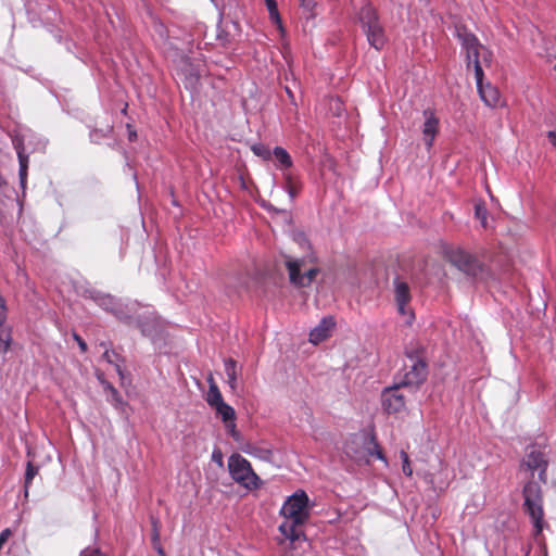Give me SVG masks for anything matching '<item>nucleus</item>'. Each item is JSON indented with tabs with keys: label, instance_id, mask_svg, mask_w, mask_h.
I'll return each instance as SVG.
<instances>
[{
	"label": "nucleus",
	"instance_id": "nucleus-1",
	"mask_svg": "<svg viewBox=\"0 0 556 556\" xmlns=\"http://www.w3.org/2000/svg\"><path fill=\"white\" fill-rule=\"evenodd\" d=\"M456 36L465 51L467 68H473L477 88L482 101L488 106H497L501 100L498 90L491 84L483 85L484 74L480 63V55L482 54L484 61L488 62L489 60L486 59V54H489V51L479 42V39L472 33L467 30L466 27H456Z\"/></svg>",
	"mask_w": 556,
	"mask_h": 556
},
{
	"label": "nucleus",
	"instance_id": "nucleus-2",
	"mask_svg": "<svg viewBox=\"0 0 556 556\" xmlns=\"http://www.w3.org/2000/svg\"><path fill=\"white\" fill-rule=\"evenodd\" d=\"M283 521L279 526V532L291 543L305 540L302 529L309 518L308 496L300 490L289 496L281 509Z\"/></svg>",
	"mask_w": 556,
	"mask_h": 556
},
{
	"label": "nucleus",
	"instance_id": "nucleus-3",
	"mask_svg": "<svg viewBox=\"0 0 556 556\" xmlns=\"http://www.w3.org/2000/svg\"><path fill=\"white\" fill-rule=\"evenodd\" d=\"M227 466L232 480L247 491H255L263 485L262 479L253 470L251 463L240 454L230 455Z\"/></svg>",
	"mask_w": 556,
	"mask_h": 556
},
{
	"label": "nucleus",
	"instance_id": "nucleus-4",
	"mask_svg": "<svg viewBox=\"0 0 556 556\" xmlns=\"http://www.w3.org/2000/svg\"><path fill=\"white\" fill-rule=\"evenodd\" d=\"M358 20L368 43L377 50L382 49L387 42V37L376 10L370 4H365L359 10Z\"/></svg>",
	"mask_w": 556,
	"mask_h": 556
},
{
	"label": "nucleus",
	"instance_id": "nucleus-5",
	"mask_svg": "<svg viewBox=\"0 0 556 556\" xmlns=\"http://www.w3.org/2000/svg\"><path fill=\"white\" fill-rule=\"evenodd\" d=\"M525 510L530 516L538 532L542 531L543 521V494L541 485L530 479L523 486Z\"/></svg>",
	"mask_w": 556,
	"mask_h": 556
},
{
	"label": "nucleus",
	"instance_id": "nucleus-6",
	"mask_svg": "<svg viewBox=\"0 0 556 556\" xmlns=\"http://www.w3.org/2000/svg\"><path fill=\"white\" fill-rule=\"evenodd\" d=\"M408 364H405L399 376L397 383L404 388L417 389L425 382L428 376V367L424 359L413 353L406 354Z\"/></svg>",
	"mask_w": 556,
	"mask_h": 556
},
{
	"label": "nucleus",
	"instance_id": "nucleus-7",
	"mask_svg": "<svg viewBox=\"0 0 556 556\" xmlns=\"http://www.w3.org/2000/svg\"><path fill=\"white\" fill-rule=\"evenodd\" d=\"M306 258H293L286 256L285 265L288 270L289 281L298 288H305L311 286L315 277L319 274L317 267L305 269L302 274L301 270L305 267Z\"/></svg>",
	"mask_w": 556,
	"mask_h": 556
},
{
	"label": "nucleus",
	"instance_id": "nucleus-8",
	"mask_svg": "<svg viewBox=\"0 0 556 556\" xmlns=\"http://www.w3.org/2000/svg\"><path fill=\"white\" fill-rule=\"evenodd\" d=\"M444 254L448 262L468 276L476 277L482 270L480 262L473 255L460 248H446L444 250Z\"/></svg>",
	"mask_w": 556,
	"mask_h": 556
},
{
	"label": "nucleus",
	"instance_id": "nucleus-9",
	"mask_svg": "<svg viewBox=\"0 0 556 556\" xmlns=\"http://www.w3.org/2000/svg\"><path fill=\"white\" fill-rule=\"evenodd\" d=\"M521 466L526 467L532 473L538 470L540 481L546 483V470L548 466V459L543 451L532 446L526 454L521 463ZM532 478L533 476L531 477V479Z\"/></svg>",
	"mask_w": 556,
	"mask_h": 556
},
{
	"label": "nucleus",
	"instance_id": "nucleus-10",
	"mask_svg": "<svg viewBox=\"0 0 556 556\" xmlns=\"http://www.w3.org/2000/svg\"><path fill=\"white\" fill-rule=\"evenodd\" d=\"M402 386L397 382L386 388L381 393L382 407L388 414L400 413L405 408V396L401 392Z\"/></svg>",
	"mask_w": 556,
	"mask_h": 556
},
{
	"label": "nucleus",
	"instance_id": "nucleus-11",
	"mask_svg": "<svg viewBox=\"0 0 556 556\" xmlns=\"http://www.w3.org/2000/svg\"><path fill=\"white\" fill-rule=\"evenodd\" d=\"M12 144L17 154L20 186L24 192L26 189L27 173L29 165V153L26 151L24 144V136L15 135L12 138Z\"/></svg>",
	"mask_w": 556,
	"mask_h": 556
},
{
	"label": "nucleus",
	"instance_id": "nucleus-12",
	"mask_svg": "<svg viewBox=\"0 0 556 556\" xmlns=\"http://www.w3.org/2000/svg\"><path fill=\"white\" fill-rule=\"evenodd\" d=\"M135 324L143 336L149 337L152 340H154L160 333L161 323L157 316L153 313L143 317L138 316Z\"/></svg>",
	"mask_w": 556,
	"mask_h": 556
},
{
	"label": "nucleus",
	"instance_id": "nucleus-13",
	"mask_svg": "<svg viewBox=\"0 0 556 556\" xmlns=\"http://www.w3.org/2000/svg\"><path fill=\"white\" fill-rule=\"evenodd\" d=\"M425 123L422 126V135L426 147L430 149L439 130V119L431 110L424 111Z\"/></svg>",
	"mask_w": 556,
	"mask_h": 556
},
{
	"label": "nucleus",
	"instance_id": "nucleus-14",
	"mask_svg": "<svg viewBox=\"0 0 556 556\" xmlns=\"http://www.w3.org/2000/svg\"><path fill=\"white\" fill-rule=\"evenodd\" d=\"M336 326L334 319L331 316L324 317L319 324L314 327L309 332V342L318 344L330 337L331 330Z\"/></svg>",
	"mask_w": 556,
	"mask_h": 556
},
{
	"label": "nucleus",
	"instance_id": "nucleus-15",
	"mask_svg": "<svg viewBox=\"0 0 556 556\" xmlns=\"http://www.w3.org/2000/svg\"><path fill=\"white\" fill-rule=\"evenodd\" d=\"M394 293H395V301L397 304V311L401 315L406 314V305L410 301V292L409 287L405 281L400 280L396 278L394 280Z\"/></svg>",
	"mask_w": 556,
	"mask_h": 556
},
{
	"label": "nucleus",
	"instance_id": "nucleus-16",
	"mask_svg": "<svg viewBox=\"0 0 556 556\" xmlns=\"http://www.w3.org/2000/svg\"><path fill=\"white\" fill-rule=\"evenodd\" d=\"M243 452L264 462H270L274 456L273 448L269 445L249 443L243 447Z\"/></svg>",
	"mask_w": 556,
	"mask_h": 556
},
{
	"label": "nucleus",
	"instance_id": "nucleus-17",
	"mask_svg": "<svg viewBox=\"0 0 556 556\" xmlns=\"http://www.w3.org/2000/svg\"><path fill=\"white\" fill-rule=\"evenodd\" d=\"M136 303H127L124 304L119 301L116 302V306L112 308V314L119 319L123 323H126L128 325L132 324L134 318L130 313L135 312Z\"/></svg>",
	"mask_w": 556,
	"mask_h": 556
},
{
	"label": "nucleus",
	"instance_id": "nucleus-18",
	"mask_svg": "<svg viewBox=\"0 0 556 556\" xmlns=\"http://www.w3.org/2000/svg\"><path fill=\"white\" fill-rule=\"evenodd\" d=\"M5 320L0 318V358H3L13 342L12 328L5 325Z\"/></svg>",
	"mask_w": 556,
	"mask_h": 556
},
{
	"label": "nucleus",
	"instance_id": "nucleus-19",
	"mask_svg": "<svg viewBox=\"0 0 556 556\" xmlns=\"http://www.w3.org/2000/svg\"><path fill=\"white\" fill-rule=\"evenodd\" d=\"M216 410V414L222 418V420L227 425L228 422L232 428L236 427L235 419H236V412L235 409L228 405L227 403L223 402L218 405L213 407Z\"/></svg>",
	"mask_w": 556,
	"mask_h": 556
},
{
	"label": "nucleus",
	"instance_id": "nucleus-20",
	"mask_svg": "<svg viewBox=\"0 0 556 556\" xmlns=\"http://www.w3.org/2000/svg\"><path fill=\"white\" fill-rule=\"evenodd\" d=\"M271 155L275 156V159L278 163L277 167L280 169H288L293 164L292 159H291L290 154L288 153V151L281 147H276L273 150Z\"/></svg>",
	"mask_w": 556,
	"mask_h": 556
},
{
	"label": "nucleus",
	"instance_id": "nucleus-21",
	"mask_svg": "<svg viewBox=\"0 0 556 556\" xmlns=\"http://www.w3.org/2000/svg\"><path fill=\"white\" fill-rule=\"evenodd\" d=\"M207 381L210 383V387H208V391L206 394V402L211 407H214V406L218 405L219 403H223L224 399H223V395H222L217 384L214 382V379L212 376L208 378Z\"/></svg>",
	"mask_w": 556,
	"mask_h": 556
},
{
	"label": "nucleus",
	"instance_id": "nucleus-22",
	"mask_svg": "<svg viewBox=\"0 0 556 556\" xmlns=\"http://www.w3.org/2000/svg\"><path fill=\"white\" fill-rule=\"evenodd\" d=\"M225 372L227 382L232 390L237 388V363L229 358L225 361Z\"/></svg>",
	"mask_w": 556,
	"mask_h": 556
},
{
	"label": "nucleus",
	"instance_id": "nucleus-23",
	"mask_svg": "<svg viewBox=\"0 0 556 556\" xmlns=\"http://www.w3.org/2000/svg\"><path fill=\"white\" fill-rule=\"evenodd\" d=\"M104 390L108 392V400L115 406L119 407L124 404L119 392L108 381H102Z\"/></svg>",
	"mask_w": 556,
	"mask_h": 556
},
{
	"label": "nucleus",
	"instance_id": "nucleus-24",
	"mask_svg": "<svg viewBox=\"0 0 556 556\" xmlns=\"http://www.w3.org/2000/svg\"><path fill=\"white\" fill-rule=\"evenodd\" d=\"M94 302L100 306L102 307L103 309L108 311V312H112V308L114 307V305L116 306V302L117 300L112 296L111 294H97L94 298H93Z\"/></svg>",
	"mask_w": 556,
	"mask_h": 556
},
{
	"label": "nucleus",
	"instance_id": "nucleus-25",
	"mask_svg": "<svg viewBox=\"0 0 556 556\" xmlns=\"http://www.w3.org/2000/svg\"><path fill=\"white\" fill-rule=\"evenodd\" d=\"M38 473V467L34 466L31 462L26 465L25 481H24V495L28 496L29 488L36 475Z\"/></svg>",
	"mask_w": 556,
	"mask_h": 556
},
{
	"label": "nucleus",
	"instance_id": "nucleus-26",
	"mask_svg": "<svg viewBox=\"0 0 556 556\" xmlns=\"http://www.w3.org/2000/svg\"><path fill=\"white\" fill-rule=\"evenodd\" d=\"M283 177H285V181H286V190H287L289 197L291 198V200H294L295 197L300 192V187L298 186L293 176L290 173L283 174Z\"/></svg>",
	"mask_w": 556,
	"mask_h": 556
},
{
	"label": "nucleus",
	"instance_id": "nucleus-27",
	"mask_svg": "<svg viewBox=\"0 0 556 556\" xmlns=\"http://www.w3.org/2000/svg\"><path fill=\"white\" fill-rule=\"evenodd\" d=\"M251 150L256 156L263 159L264 161H268L271 157L273 152L269 150V148L267 146H265L263 143L253 144L251 147Z\"/></svg>",
	"mask_w": 556,
	"mask_h": 556
},
{
	"label": "nucleus",
	"instance_id": "nucleus-28",
	"mask_svg": "<svg viewBox=\"0 0 556 556\" xmlns=\"http://www.w3.org/2000/svg\"><path fill=\"white\" fill-rule=\"evenodd\" d=\"M368 455L376 456L378 459L387 462L382 451L380 450V446L378 442L376 441L375 437H371L368 442L367 447Z\"/></svg>",
	"mask_w": 556,
	"mask_h": 556
},
{
	"label": "nucleus",
	"instance_id": "nucleus-29",
	"mask_svg": "<svg viewBox=\"0 0 556 556\" xmlns=\"http://www.w3.org/2000/svg\"><path fill=\"white\" fill-rule=\"evenodd\" d=\"M475 216L478 220H480L482 227H486L488 210L484 204L477 203L475 205Z\"/></svg>",
	"mask_w": 556,
	"mask_h": 556
},
{
	"label": "nucleus",
	"instance_id": "nucleus-30",
	"mask_svg": "<svg viewBox=\"0 0 556 556\" xmlns=\"http://www.w3.org/2000/svg\"><path fill=\"white\" fill-rule=\"evenodd\" d=\"M113 357H117V355L113 351H108L106 350L103 353V358H105L109 363L114 364V367H115V370H116L117 375L119 376L121 380H123L124 379V371H123V369H122L119 364L114 363Z\"/></svg>",
	"mask_w": 556,
	"mask_h": 556
},
{
	"label": "nucleus",
	"instance_id": "nucleus-31",
	"mask_svg": "<svg viewBox=\"0 0 556 556\" xmlns=\"http://www.w3.org/2000/svg\"><path fill=\"white\" fill-rule=\"evenodd\" d=\"M401 458H402V463H403L402 470H403L404 475L407 477H412L413 469L410 467V463H409L407 453L404 451H401Z\"/></svg>",
	"mask_w": 556,
	"mask_h": 556
},
{
	"label": "nucleus",
	"instance_id": "nucleus-32",
	"mask_svg": "<svg viewBox=\"0 0 556 556\" xmlns=\"http://www.w3.org/2000/svg\"><path fill=\"white\" fill-rule=\"evenodd\" d=\"M79 556H104L100 548L88 546L80 552Z\"/></svg>",
	"mask_w": 556,
	"mask_h": 556
},
{
	"label": "nucleus",
	"instance_id": "nucleus-33",
	"mask_svg": "<svg viewBox=\"0 0 556 556\" xmlns=\"http://www.w3.org/2000/svg\"><path fill=\"white\" fill-rule=\"evenodd\" d=\"M267 5H268L270 16L273 18H275L277 22H280L278 12H277L276 2L274 0H267Z\"/></svg>",
	"mask_w": 556,
	"mask_h": 556
},
{
	"label": "nucleus",
	"instance_id": "nucleus-34",
	"mask_svg": "<svg viewBox=\"0 0 556 556\" xmlns=\"http://www.w3.org/2000/svg\"><path fill=\"white\" fill-rule=\"evenodd\" d=\"M0 318H7V302L4 298L0 294Z\"/></svg>",
	"mask_w": 556,
	"mask_h": 556
},
{
	"label": "nucleus",
	"instance_id": "nucleus-35",
	"mask_svg": "<svg viewBox=\"0 0 556 556\" xmlns=\"http://www.w3.org/2000/svg\"><path fill=\"white\" fill-rule=\"evenodd\" d=\"M74 339L76 340V342L78 343L79 345V349L81 350V352H86L87 351V344L86 342L76 333H74Z\"/></svg>",
	"mask_w": 556,
	"mask_h": 556
},
{
	"label": "nucleus",
	"instance_id": "nucleus-36",
	"mask_svg": "<svg viewBox=\"0 0 556 556\" xmlns=\"http://www.w3.org/2000/svg\"><path fill=\"white\" fill-rule=\"evenodd\" d=\"M11 534L10 530L9 529H4L1 533H0V548H2L4 542L8 540L9 535Z\"/></svg>",
	"mask_w": 556,
	"mask_h": 556
},
{
	"label": "nucleus",
	"instance_id": "nucleus-37",
	"mask_svg": "<svg viewBox=\"0 0 556 556\" xmlns=\"http://www.w3.org/2000/svg\"><path fill=\"white\" fill-rule=\"evenodd\" d=\"M212 458H213L214 462H216L219 465H222V463H223V455H222L220 451H214L213 455H212Z\"/></svg>",
	"mask_w": 556,
	"mask_h": 556
},
{
	"label": "nucleus",
	"instance_id": "nucleus-38",
	"mask_svg": "<svg viewBox=\"0 0 556 556\" xmlns=\"http://www.w3.org/2000/svg\"><path fill=\"white\" fill-rule=\"evenodd\" d=\"M547 138L549 142L553 144V147L556 149V131L551 130L547 132Z\"/></svg>",
	"mask_w": 556,
	"mask_h": 556
},
{
	"label": "nucleus",
	"instance_id": "nucleus-39",
	"mask_svg": "<svg viewBox=\"0 0 556 556\" xmlns=\"http://www.w3.org/2000/svg\"><path fill=\"white\" fill-rule=\"evenodd\" d=\"M302 5L307 8V9H311L314 4V0H300Z\"/></svg>",
	"mask_w": 556,
	"mask_h": 556
},
{
	"label": "nucleus",
	"instance_id": "nucleus-40",
	"mask_svg": "<svg viewBox=\"0 0 556 556\" xmlns=\"http://www.w3.org/2000/svg\"><path fill=\"white\" fill-rule=\"evenodd\" d=\"M226 427H227V428H229V432H230V434H231L233 438H237L238 432L236 431V427H235V428H232V427L230 426V424H229V422L226 425Z\"/></svg>",
	"mask_w": 556,
	"mask_h": 556
},
{
	"label": "nucleus",
	"instance_id": "nucleus-41",
	"mask_svg": "<svg viewBox=\"0 0 556 556\" xmlns=\"http://www.w3.org/2000/svg\"><path fill=\"white\" fill-rule=\"evenodd\" d=\"M296 240L302 243V242H307L304 233H299L298 237H296Z\"/></svg>",
	"mask_w": 556,
	"mask_h": 556
},
{
	"label": "nucleus",
	"instance_id": "nucleus-42",
	"mask_svg": "<svg viewBox=\"0 0 556 556\" xmlns=\"http://www.w3.org/2000/svg\"><path fill=\"white\" fill-rule=\"evenodd\" d=\"M286 90H287L288 94L291 97L292 94H291L290 89L287 88Z\"/></svg>",
	"mask_w": 556,
	"mask_h": 556
},
{
	"label": "nucleus",
	"instance_id": "nucleus-43",
	"mask_svg": "<svg viewBox=\"0 0 556 556\" xmlns=\"http://www.w3.org/2000/svg\"><path fill=\"white\" fill-rule=\"evenodd\" d=\"M555 70H556V63H555Z\"/></svg>",
	"mask_w": 556,
	"mask_h": 556
}]
</instances>
